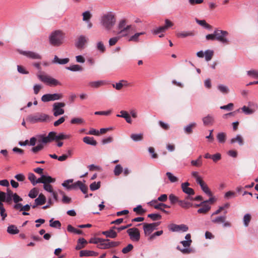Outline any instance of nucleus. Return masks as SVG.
<instances>
[{"label": "nucleus", "mask_w": 258, "mask_h": 258, "mask_svg": "<svg viewBox=\"0 0 258 258\" xmlns=\"http://www.w3.org/2000/svg\"><path fill=\"white\" fill-rule=\"evenodd\" d=\"M160 203H158V201L154 200L150 202V205L153 207L155 209L160 210L163 212L168 214L169 212L163 209L162 206H159Z\"/></svg>", "instance_id": "4be33fe9"}, {"label": "nucleus", "mask_w": 258, "mask_h": 258, "mask_svg": "<svg viewBox=\"0 0 258 258\" xmlns=\"http://www.w3.org/2000/svg\"><path fill=\"white\" fill-rule=\"evenodd\" d=\"M20 53L32 59H40L41 56L38 53L30 51H21Z\"/></svg>", "instance_id": "dca6fc26"}, {"label": "nucleus", "mask_w": 258, "mask_h": 258, "mask_svg": "<svg viewBox=\"0 0 258 258\" xmlns=\"http://www.w3.org/2000/svg\"><path fill=\"white\" fill-rule=\"evenodd\" d=\"M202 208L198 210L199 213L206 214L211 209V207L207 204H203Z\"/></svg>", "instance_id": "c85d7f7f"}, {"label": "nucleus", "mask_w": 258, "mask_h": 258, "mask_svg": "<svg viewBox=\"0 0 258 258\" xmlns=\"http://www.w3.org/2000/svg\"><path fill=\"white\" fill-rule=\"evenodd\" d=\"M248 106L254 112L258 108V105L252 102H249L248 103Z\"/></svg>", "instance_id": "052dcab7"}, {"label": "nucleus", "mask_w": 258, "mask_h": 258, "mask_svg": "<svg viewBox=\"0 0 258 258\" xmlns=\"http://www.w3.org/2000/svg\"><path fill=\"white\" fill-rule=\"evenodd\" d=\"M71 137L70 135H64L62 133L57 135V133L54 132H51L49 133L48 136L45 137L44 135H41L37 136L38 141L39 142H42L44 144L51 142L53 141H58L59 140L68 139Z\"/></svg>", "instance_id": "f257e3e1"}, {"label": "nucleus", "mask_w": 258, "mask_h": 258, "mask_svg": "<svg viewBox=\"0 0 258 258\" xmlns=\"http://www.w3.org/2000/svg\"><path fill=\"white\" fill-rule=\"evenodd\" d=\"M70 61L69 58H65L60 59L57 56L55 55L54 57V59L52 60V63H58L59 64H64L68 63Z\"/></svg>", "instance_id": "412c9836"}, {"label": "nucleus", "mask_w": 258, "mask_h": 258, "mask_svg": "<svg viewBox=\"0 0 258 258\" xmlns=\"http://www.w3.org/2000/svg\"><path fill=\"white\" fill-rule=\"evenodd\" d=\"M87 243V241L84 238H80L78 240L77 244L76 246V250H80L84 248Z\"/></svg>", "instance_id": "a878e982"}, {"label": "nucleus", "mask_w": 258, "mask_h": 258, "mask_svg": "<svg viewBox=\"0 0 258 258\" xmlns=\"http://www.w3.org/2000/svg\"><path fill=\"white\" fill-rule=\"evenodd\" d=\"M119 38H120L119 36L114 37L110 38L109 40V45L110 46H113V45H114L117 43V42L118 41Z\"/></svg>", "instance_id": "338daca9"}, {"label": "nucleus", "mask_w": 258, "mask_h": 258, "mask_svg": "<svg viewBox=\"0 0 258 258\" xmlns=\"http://www.w3.org/2000/svg\"><path fill=\"white\" fill-rule=\"evenodd\" d=\"M7 232L11 234H16L19 232V230L15 225H11L8 227Z\"/></svg>", "instance_id": "2f4dec72"}, {"label": "nucleus", "mask_w": 258, "mask_h": 258, "mask_svg": "<svg viewBox=\"0 0 258 258\" xmlns=\"http://www.w3.org/2000/svg\"><path fill=\"white\" fill-rule=\"evenodd\" d=\"M237 196L236 193L234 191H228L224 195V198L227 200H229L232 198L236 197Z\"/></svg>", "instance_id": "e433bc0d"}, {"label": "nucleus", "mask_w": 258, "mask_h": 258, "mask_svg": "<svg viewBox=\"0 0 258 258\" xmlns=\"http://www.w3.org/2000/svg\"><path fill=\"white\" fill-rule=\"evenodd\" d=\"M100 186V182H98L97 183H96V182H94L90 184V188L91 190L93 191V190H95L99 188Z\"/></svg>", "instance_id": "13d9d810"}, {"label": "nucleus", "mask_w": 258, "mask_h": 258, "mask_svg": "<svg viewBox=\"0 0 258 258\" xmlns=\"http://www.w3.org/2000/svg\"><path fill=\"white\" fill-rule=\"evenodd\" d=\"M63 95L60 93L46 94L43 95L41 97L42 101L44 102L55 101L61 99Z\"/></svg>", "instance_id": "9d476101"}, {"label": "nucleus", "mask_w": 258, "mask_h": 258, "mask_svg": "<svg viewBox=\"0 0 258 258\" xmlns=\"http://www.w3.org/2000/svg\"><path fill=\"white\" fill-rule=\"evenodd\" d=\"M37 77L40 81L50 86H56L60 85V83L58 80L44 73L38 74Z\"/></svg>", "instance_id": "39448f33"}, {"label": "nucleus", "mask_w": 258, "mask_h": 258, "mask_svg": "<svg viewBox=\"0 0 258 258\" xmlns=\"http://www.w3.org/2000/svg\"><path fill=\"white\" fill-rule=\"evenodd\" d=\"M133 211L137 213V215H143L145 213V210L142 208L141 205H138L134 208Z\"/></svg>", "instance_id": "37998d69"}, {"label": "nucleus", "mask_w": 258, "mask_h": 258, "mask_svg": "<svg viewBox=\"0 0 258 258\" xmlns=\"http://www.w3.org/2000/svg\"><path fill=\"white\" fill-rule=\"evenodd\" d=\"M87 42V38L84 35L79 36L75 43L77 48L80 49L84 48L85 44Z\"/></svg>", "instance_id": "f3484780"}, {"label": "nucleus", "mask_w": 258, "mask_h": 258, "mask_svg": "<svg viewBox=\"0 0 258 258\" xmlns=\"http://www.w3.org/2000/svg\"><path fill=\"white\" fill-rule=\"evenodd\" d=\"M133 245L132 244H128L122 249V252L124 254L127 253L133 249Z\"/></svg>", "instance_id": "680f3d73"}, {"label": "nucleus", "mask_w": 258, "mask_h": 258, "mask_svg": "<svg viewBox=\"0 0 258 258\" xmlns=\"http://www.w3.org/2000/svg\"><path fill=\"white\" fill-rule=\"evenodd\" d=\"M169 229L173 232H178L182 231L185 232L188 230V227L184 224L176 225L175 224H171L168 226Z\"/></svg>", "instance_id": "4468645a"}, {"label": "nucleus", "mask_w": 258, "mask_h": 258, "mask_svg": "<svg viewBox=\"0 0 258 258\" xmlns=\"http://www.w3.org/2000/svg\"><path fill=\"white\" fill-rule=\"evenodd\" d=\"M236 142H238L240 145H242L243 144V138L240 135H237L236 138H233L231 140V143H234Z\"/></svg>", "instance_id": "79ce46f5"}, {"label": "nucleus", "mask_w": 258, "mask_h": 258, "mask_svg": "<svg viewBox=\"0 0 258 258\" xmlns=\"http://www.w3.org/2000/svg\"><path fill=\"white\" fill-rule=\"evenodd\" d=\"M39 194V190L37 188H33L30 191H29V193L28 194V196L34 199L35 198L37 195Z\"/></svg>", "instance_id": "4c0bfd02"}, {"label": "nucleus", "mask_w": 258, "mask_h": 258, "mask_svg": "<svg viewBox=\"0 0 258 258\" xmlns=\"http://www.w3.org/2000/svg\"><path fill=\"white\" fill-rule=\"evenodd\" d=\"M55 181V178H53L49 176H46L44 175V184H49L50 183H53Z\"/></svg>", "instance_id": "09e8293b"}, {"label": "nucleus", "mask_w": 258, "mask_h": 258, "mask_svg": "<svg viewBox=\"0 0 258 258\" xmlns=\"http://www.w3.org/2000/svg\"><path fill=\"white\" fill-rule=\"evenodd\" d=\"M217 139L221 143H224L226 141V136L224 133H220L217 135Z\"/></svg>", "instance_id": "c03bdc74"}, {"label": "nucleus", "mask_w": 258, "mask_h": 258, "mask_svg": "<svg viewBox=\"0 0 258 258\" xmlns=\"http://www.w3.org/2000/svg\"><path fill=\"white\" fill-rule=\"evenodd\" d=\"M98 253L91 250H83L80 252V256H97Z\"/></svg>", "instance_id": "393cba45"}, {"label": "nucleus", "mask_w": 258, "mask_h": 258, "mask_svg": "<svg viewBox=\"0 0 258 258\" xmlns=\"http://www.w3.org/2000/svg\"><path fill=\"white\" fill-rule=\"evenodd\" d=\"M115 22V15L111 12L104 15L101 18V23L102 26L107 30L111 29Z\"/></svg>", "instance_id": "20e7f679"}, {"label": "nucleus", "mask_w": 258, "mask_h": 258, "mask_svg": "<svg viewBox=\"0 0 258 258\" xmlns=\"http://www.w3.org/2000/svg\"><path fill=\"white\" fill-rule=\"evenodd\" d=\"M160 222L153 223H146L143 224V229L145 234L146 235H150L156 227L159 225Z\"/></svg>", "instance_id": "f8f14e48"}, {"label": "nucleus", "mask_w": 258, "mask_h": 258, "mask_svg": "<svg viewBox=\"0 0 258 258\" xmlns=\"http://www.w3.org/2000/svg\"><path fill=\"white\" fill-rule=\"evenodd\" d=\"M226 219V216H216V215H211V222L215 224H220L224 223Z\"/></svg>", "instance_id": "a211bd4d"}, {"label": "nucleus", "mask_w": 258, "mask_h": 258, "mask_svg": "<svg viewBox=\"0 0 258 258\" xmlns=\"http://www.w3.org/2000/svg\"><path fill=\"white\" fill-rule=\"evenodd\" d=\"M241 110L245 114L247 115L252 114L254 113L253 111L250 109L248 106H243L241 108Z\"/></svg>", "instance_id": "864d4df0"}, {"label": "nucleus", "mask_w": 258, "mask_h": 258, "mask_svg": "<svg viewBox=\"0 0 258 258\" xmlns=\"http://www.w3.org/2000/svg\"><path fill=\"white\" fill-rule=\"evenodd\" d=\"M45 203L46 198L42 194H40L38 197L35 200V204H36V205L41 206Z\"/></svg>", "instance_id": "b1692460"}, {"label": "nucleus", "mask_w": 258, "mask_h": 258, "mask_svg": "<svg viewBox=\"0 0 258 258\" xmlns=\"http://www.w3.org/2000/svg\"><path fill=\"white\" fill-rule=\"evenodd\" d=\"M102 234L105 235L106 237L110 238H115L117 236V233L112 229L103 231Z\"/></svg>", "instance_id": "5701e85b"}, {"label": "nucleus", "mask_w": 258, "mask_h": 258, "mask_svg": "<svg viewBox=\"0 0 258 258\" xmlns=\"http://www.w3.org/2000/svg\"><path fill=\"white\" fill-rule=\"evenodd\" d=\"M104 84V83L103 81H94L90 82L89 83L88 85L89 86L94 88H97L102 86Z\"/></svg>", "instance_id": "7c9ffc66"}, {"label": "nucleus", "mask_w": 258, "mask_h": 258, "mask_svg": "<svg viewBox=\"0 0 258 258\" xmlns=\"http://www.w3.org/2000/svg\"><path fill=\"white\" fill-rule=\"evenodd\" d=\"M189 183L188 182L182 183L181 185L182 190L184 193L189 196L194 195L195 191L192 188L189 187Z\"/></svg>", "instance_id": "6ab92c4d"}, {"label": "nucleus", "mask_w": 258, "mask_h": 258, "mask_svg": "<svg viewBox=\"0 0 258 258\" xmlns=\"http://www.w3.org/2000/svg\"><path fill=\"white\" fill-rule=\"evenodd\" d=\"M166 174L171 182H175L178 180V178L174 176L171 172H167Z\"/></svg>", "instance_id": "8fccbe9b"}, {"label": "nucleus", "mask_w": 258, "mask_h": 258, "mask_svg": "<svg viewBox=\"0 0 258 258\" xmlns=\"http://www.w3.org/2000/svg\"><path fill=\"white\" fill-rule=\"evenodd\" d=\"M83 20L84 21H89L91 18V14L90 12L86 11L83 13Z\"/></svg>", "instance_id": "e2e57ef3"}, {"label": "nucleus", "mask_w": 258, "mask_h": 258, "mask_svg": "<svg viewBox=\"0 0 258 258\" xmlns=\"http://www.w3.org/2000/svg\"><path fill=\"white\" fill-rule=\"evenodd\" d=\"M216 40L221 42L223 44H228L229 43L227 36L228 32L226 31L221 30H215Z\"/></svg>", "instance_id": "6e6552de"}, {"label": "nucleus", "mask_w": 258, "mask_h": 258, "mask_svg": "<svg viewBox=\"0 0 258 258\" xmlns=\"http://www.w3.org/2000/svg\"><path fill=\"white\" fill-rule=\"evenodd\" d=\"M127 233L130 239L134 241H139L140 239V233L137 228H132L127 230Z\"/></svg>", "instance_id": "9b49d317"}, {"label": "nucleus", "mask_w": 258, "mask_h": 258, "mask_svg": "<svg viewBox=\"0 0 258 258\" xmlns=\"http://www.w3.org/2000/svg\"><path fill=\"white\" fill-rule=\"evenodd\" d=\"M84 122V120L81 118H74L71 121L72 124H78L83 123Z\"/></svg>", "instance_id": "69168bd1"}, {"label": "nucleus", "mask_w": 258, "mask_h": 258, "mask_svg": "<svg viewBox=\"0 0 258 258\" xmlns=\"http://www.w3.org/2000/svg\"><path fill=\"white\" fill-rule=\"evenodd\" d=\"M13 200L15 204H17V203L22 202L23 199L17 194L15 193L13 196Z\"/></svg>", "instance_id": "774afa93"}, {"label": "nucleus", "mask_w": 258, "mask_h": 258, "mask_svg": "<svg viewBox=\"0 0 258 258\" xmlns=\"http://www.w3.org/2000/svg\"><path fill=\"white\" fill-rule=\"evenodd\" d=\"M68 70H69L73 72L82 71H83V68L78 64H74L67 68Z\"/></svg>", "instance_id": "58836bf2"}, {"label": "nucleus", "mask_w": 258, "mask_h": 258, "mask_svg": "<svg viewBox=\"0 0 258 258\" xmlns=\"http://www.w3.org/2000/svg\"><path fill=\"white\" fill-rule=\"evenodd\" d=\"M73 179H68L65 180L62 183V185L66 187L68 190H70L72 189H77L79 188L84 194H85L87 192L88 187L82 181H78L74 183H73Z\"/></svg>", "instance_id": "7ed1b4c3"}, {"label": "nucleus", "mask_w": 258, "mask_h": 258, "mask_svg": "<svg viewBox=\"0 0 258 258\" xmlns=\"http://www.w3.org/2000/svg\"><path fill=\"white\" fill-rule=\"evenodd\" d=\"M97 49L101 53H103L105 51V47L101 41H99L97 43Z\"/></svg>", "instance_id": "3c124183"}, {"label": "nucleus", "mask_w": 258, "mask_h": 258, "mask_svg": "<svg viewBox=\"0 0 258 258\" xmlns=\"http://www.w3.org/2000/svg\"><path fill=\"white\" fill-rule=\"evenodd\" d=\"M83 141L85 143L92 146H96L97 144L93 137H85L83 138Z\"/></svg>", "instance_id": "bb28decb"}, {"label": "nucleus", "mask_w": 258, "mask_h": 258, "mask_svg": "<svg viewBox=\"0 0 258 258\" xmlns=\"http://www.w3.org/2000/svg\"><path fill=\"white\" fill-rule=\"evenodd\" d=\"M48 118V115L43 113L37 112L34 114H30L27 118V121L31 123L43 122Z\"/></svg>", "instance_id": "423d86ee"}, {"label": "nucleus", "mask_w": 258, "mask_h": 258, "mask_svg": "<svg viewBox=\"0 0 258 258\" xmlns=\"http://www.w3.org/2000/svg\"><path fill=\"white\" fill-rule=\"evenodd\" d=\"M148 217L153 221L160 220L161 219V216L158 214H150L148 215Z\"/></svg>", "instance_id": "4d7b16f0"}, {"label": "nucleus", "mask_w": 258, "mask_h": 258, "mask_svg": "<svg viewBox=\"0 0 258 258\" xmlns=\"http://www.w3.org/2000/svg\"><path fill=\"white\" fill-rule=\"evenodd\" d=\"M135 31L134 27L132 25H129L127 26H125V28L118 31L117 34L120 35V37H125Z\"/></svg>", "instance_id": "2eb2a0df"}, {"label": "nucleus", "mask_w": 258, "mask_h": 258, "mask_svg": "<svg viewBox=\"0 0 258 258\" xmlns=\"http://www.w3.org/2000/svg\"><path fill=\"white\" fill-rule=\"evenodd\" d=\"M205 59L207 61L210 60L214 54V52L212 50H208L205 51Z\"/></svg>", "instance_id": "603ef678"}, {"label": "nucleus", "mask_w": 258, "mask_h": 258, "mask_svg": "<svg viewBox=\"0 0 258 258\" xmlns=\"http://www.w3.org/2000/svg\"><path fill=\"white\" fill-rule=\"evenodd\" d=\"M251 217L249 214H246L243 217V222L244 225L245 227H247L249 225V223L251 220Z\"/></svg>", "instance_id": "49530a36"}, {"label": "nucleus", "mask_w": 258, "mask_h": 258, "mask_svg": "<svg viewBox=\"0 0 258 258\" xmlns=\"http://www.w3.org/2000/svg\"><path fill=\"white\" fill-rule=\"evenodd\" d=\"M196 22L199 24L200 25L204 27L205 28L210 29L212 28V26L208 24L206 21L204 20H200L198 19H196Z\"/></svg>", "instance_id": "72a5a7b5"}, {"label": "nucleus", "mask_w": 258, "mask_h": 258, "mask_svg": "<svg viewBox=\"0 0 258 258\" xmlns=\"http://www.w3.org/2000/svg\"><path fill=\"white\" fill-rule=\"evenodd\" d=\"M203 121L205 125H211L214 122V118L211 115H208L203 118Z\"/></svg>", "instance_id": "cd10ccee"}, {"label": "nucleus", "mask_w": 258, "mask_h": 258, "mask_svg": "<svg viewBox=\"0 0 258 258\" xmlns=\"http://www.w3.org/2000/svg\"><path fill=\"white\" fill-rule=\"evenodd\" d=\"M169 200L172 204H175L176 203H178V198L173 194H171L169 196Z\"/></svg>", "instance_id": "6e6d98bb"}, {"label": "nucleus", "mask_w": 258, "mask_h": 258, "mask_svg": "<svg viewBox=\"0 0 258 258\" xmlns=\"http://www.w3.org/2000/svg\"><path fill=\"white\" fill-rule=\"evenodd\" d=\"M128 25H127V21L126 19H122L121 20L118 24L117 28L118 29V31H120V30L124 28H125V26H127Z\"/></svg>", "instance_id": "a19ab883"}, {"label": "nucleus", "mask_w": 258, "mask_h": 258, "mask_svg": "<svg viewBox=\"0 0 258 258\" xmlns=\"http://www.w3.org/2000/svg\"><path fill=\"white\" fill-rule=\"evenodd\" d=\"M194 33L192 32H180L177 34V36L180 38H184L187 36H194Z\"/></svg>", "instance_id": "c9c22d12"}, {"label": "nucleus", "mask_w": 258, "mask_h": 258, "mask_svg": "<svg viewBox=\"0 0 258 258\" xmlns=\"http://www.w3.org/2000/svg\"><path fill=\"white\" fill-rule=\"evenodd\" d=\"M123 171V168L120 165L118 164L115 166L113 172L115 176H119Z\"/></svg>", "instance_id": "ea45409f"}, {"label": "nucleus", "mask_w": 258, "mask_h": 258, "mask_svg": "<svg viewBox=\"0 0 258 258\" xmlns=\"http://www.w3.org/2000/svg\"><path fill=\"white\" fill-rule=\"evenodd\" d=\"M218 88L220 92L224 94L228 93L229 91L228 88L227 86L223 85H219L218 86Z\"/></svg>", "instance_id": "5fc2aeb1"}, {"label": "nucleus", "mask_w": 258, "mask_h": 258, "mask_svg": "<svg viewBox=\"0 0 258 258\" xmlns=\"http://www.w3.org/2000/svg\"><path fill=\"white\" fill-rule=\"evenodd\" d=\"M66 105L64 102H55L53 104L52 111L54 116H58L64 113V110L62 109Z\"/></svg>", "instance_id": "1a4fd4ad"}, {"label": "nucleus", "mask_w": 258, "mask_h": 258, "mask_svg": "<svg viewBox=\"0 0 258 258\" xmlns=\"http://www.w3.org/2000/svg\"><path fill=\"white\" fill-rule=\"evenodd\" d=\"M65 34L61 30H55L49 36V43L53 46L57 47L62 45L64 42Z\"/></svg>", "instance_id": "f03ea898"}, {"label": "nucleus", "mask_w": 258, "mask_h": 258, "mask_svg": "<svg viewBox=\"0 0 258 258\" xmlns=\"http://www.w3.org/2000/svg\"><path fill=\"white\" fill-rule=\"evenodd\" d=\"M145 33L144 32H140V33H136L134 35L131 36L129 39V41H134V42H138L139 41V37L140 36L142 35L145 34Z\"/></svg>", "instance_id": "f704fd0d"}, {"label": "nucleus", "mask_w": 258, "mask_h": 258, "mask_svg": "<svg viewBox=\"0 0 258 258\" xmlns=\"http://www.w3.org/2000/svg\"><path fill=\"white\" fill-rule=\"evenodd\" d=\"M49 222L50 227L58 228H60L61 227V223L58 220L53 221V219H52L49 221Z\"/></svg>", "instance_id": "de8ad7c7"}, {"label": "nucleus", "mask_w": 258, "mask_h": 258, "mask_svg": "<svg viewBox=\"0 0 258 258\" xmlns=\"http://www.w3.org/2000/svg\"><path fill=\"white\" fill-rule=\"evenodd\" d=\"M131 138L134 141H141L143 139V136L142 134H132L131 135Z\"/></svg>", "instance_id": "a18cd8bd"}, {"label": "nucleus", "mask_w": 258, "mask_h": 258, "mask_svg": "<svg viewBox=\"0 0 258 258\" xmlns=\"http://www.w3.org/2000/svg\"><path fill=\"white\" fill-rule=\"evenodd\" d=\"M198 183L200 184L202 189L205 194H206L207 195L209 196H212V193L209 188L207 184L204 182V181L203 179L199 180V182Z\"/></svg>", "instance_id": "aec40b11"}, {"label": "nucleus", "mask_w": 258, "mask_h": 258, "mask_svg": "<svg viewBox=\"0 0 258 258\" xmlns=\"http://www.w3.org/2000/svg\"><path fill=\"white\" fill-rule=\"evenodd\" d=\"M120 244L119 241H112L109 239L102 238L101 243L97 247L100 249H105L117 247Z\"/></svg>", "instance_id": "0eeeda50"}, {"label": "nucleus", "mask_w": 258, "mask_h": 258, "mask_svg": "<svg viewBox=\"0 0 258 258\" xmlns=\"http://www.w3.org/2000/svg\"><path fill=\"white\" fill-rule=\"evenodd\" d=\"M247 75L249 76H251L254 78H258V71L257 70H250L247 72Z\"/></svg>", "instance_id": "0e129e2a"}, {"label": "nucleus", "mask_w": 258, "mask_h": 258, "mask_svg": "<svg viewBox=\"0 0 258 258\" xmlns=\"http://www.w3.org/2000/svg\"><path fill=\"white\" fill-rule=\"evenodd\" d=\"M196 126V123H192L184 128V132L187 134H191L192 133V129Z\"/></svg>", "instance_id": "473e14b6"}, {"label": "nucleus", "mask_w": 258, "mask_h": 258, "mask_svg": "<svg viewBox=\"0 0 258 258\" xmlns=\"http://www.w3.org/2000/svg\"><path fill=\"white\" fill-rule=\"evenodd\" d=\"M165 22V24L164 26H160L154 30V34H157L163 32L173 25V23L168 19H166Z\"/></svg>", "instance_id": "ddd939ff"}, {"label": "nucleus", "mask_w": 258, "mask_h": 258, "mask_svg": "<svg viewBox=\"0 0 258 258\" xmlns=\"http://www.w3.org/2000/svg\"><path fill=\"white\" fill-rule=\"evenodd\" d=\"M122 83H126V81L123 80H121L119 82L116 83L115 85H113V87L115 88L116 90H119L123 86V84Z\"/></svg>", "instance_id": "bf43d9fd"}, {"label": "nucleus", "mask_w": 258, "mask_h": 258, "mask_svg": "<svg viewBox=\"0 0 258 258\" xmlns=\"http://www.w3.org/2000/svg\"><path fill=\"white\" fill-rule=\"evenodd\" d=\"M178 204L182 208L184 209H188L192 206V204L186 200H180L178 201Z\"/></svg>", "instance_id": "c756f323"}]
</instances>
